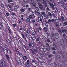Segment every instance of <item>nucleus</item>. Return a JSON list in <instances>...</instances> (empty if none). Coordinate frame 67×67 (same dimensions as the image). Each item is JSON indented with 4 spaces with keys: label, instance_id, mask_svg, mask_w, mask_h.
<instances>
[{
    "label": "nucleus",
    "instance_id": "1",
    "mask_svg": "<svg viewBox=\"0 0 67 67\" xmlns=\"http://www.w3.org/2000/svg\"><path fill=\"white\" fill-rule=\"evenodd\" d=\"M36 16L34 15V13H32L31 14V15H29V18L31 20H35L36 19Z\"/></svg>",
    "mask_w": 67,
    "mask_h": 67
},
{
    "label": "nucleus",
    "instance_id": "2",
    "mask_svg": "<svg viewBox=\"0 0 67 67\" xmlns=\"http://www.w3.org/2000/svg\"><path fill=\"white\" fill-rule=\"evenodd\" d=\"M38 4L39 5V8L42 10H45V8L44 5L41 4L40 3H38Z\"/></svg>",
    "mask_w": 67,
    "mask_h": 67
},
{
    "label": "nucleus",
    "instance_id": "3",
    "mask_svg": "<svg viewBox=\"0 0 67 67\" xmlns=\"http://www.w3.org/2000/svg\"><path fill=\"white\" fill-rule=\"evenodd\" d=\"M23 30H24V32L25 33L26 35H28L29 34V31H25V29H26V27H25V25H24L23 26V27L22 28Z\"/></svg>",
    "mask_w": 67,
    "mask_h": 67
},
{
    "label": "nucleus",
    "instance_id": "4",
    "mask_svg": "<svg viewBox=\"0 0 67 67\" xmlns=\"http://www.w3.org/2000/svg\"><path fill=\"white\" fill-rule=\"evenodd\" d=\"M1 62L2 63L0 64V66L1 67H3V64H5V61H4V60L2 59L1 60Z\"/></svg>",
    "mask_w": 67,
    "mask_h": 67
},
{
    "label": "nucleus",
    "instance_id": "5",
    "mask_svg": "<svg viewBox=\"0 0 67 67\" xmlns=\"http://www.w3.org/2000/svg\"><path fill=\"white\" fill-rule=\"evenodd\" d=\"M49 5L51 6V7L52 8V10H55V9L54 7V4H51L50 3V2H49Z\"/></svg>",
    "mask_w": 67,
    "mask_h": 67
},
{
    "label": "nucleus",
    "instance_id": "6",
    "mask_svg": "<svg viewBox=\"0 0 67 67\" xmlns=\"http://www.w3.org/2000/svg\"><path fill=\"white\" fill-rule=\"evenodd\" d=\"M41 16L42 18L44 17L46 15V14L45 13V12H41Z\"/></svg>",
    "mask_w": 67,
    "mask_h": 67
},
{
    "label": "nucleus",
    "instance_id": "7",
    "mask_svg": "<svg viewBox=\"0 0 67 67\" xmlns=\"http://www.w3.org/2000/svg\"><path fill=\"white\" fill-rule=\"evenodd\" d=\"M37 59L40 62H41V63H44V61H43V60L41 58H38Z\"/></svg>",
    "mask_w": 67,
    "mask_h": 67
},
{
    "label": "nucleus",
    "instance_id": "8",
    "mask_svg": "<svg viewBox=\"0 0 67 67\" xmlns=\"http://www.w3.org/2000/svg\"><path fill=\"white\" fill-rule=\"evenodd\" d=\"M55 38L57 39H58L59 38V35L57 33H56L55 34Z\"/></svg>",
    "mask_w": 67,
    "mask_h": 67
},
{
    "label": "nucleus",
    "instance_id": "9",
    "mask_svg": "<svg viewBox=\"0 0 67 67\" xmlns=\"http://www.w3.org/2000/svg\"><path fill=\"white\" fill-rule=\"evenodd\" d=\"M64 44V41L63 39H62L60 41V44L61 45H63Z\"/></svg>",
    "mask_w": 67,
    "mask_h": 67
},
{
    "label": "nucleus",
    "instance_id": "10",
    "mask_svg": "<svg viewBox=\"0 0 67 67\" xmlns=\"http://www.w3.org/2000/svg\"><path fill=\"white\" fill-rule=\"evenodd\" d=\"M52 13L53 17H54V18H55V19H57V17H56V15L53 12H52Z\"/></svg>",
    "mask_w": 67,
    "mask_h": 67
},
{
    "label": "nucleus",
    "instance_id": "11",
    "mask_svg": "<svg viewBox=\"0 0 67 67\" xmlns=\"http://www.w3.org/2000/svg\"><path fill=\"white\" fill-rule=\"evenodd\" d=\"M45 17L44 18V19L45 20H46V19H48V18H49L48 16V15H47L46 14V15Z\"/></svg>",
    "mask_w": 67,
    "mask_h": 67
},
{
    "label": "nucleus",
    "instance_id": "12",
    "mask_svg": "<svg viewBox=\"0 0 67 67\" xmlns=\"http://www.w3.org/2000/svg\"><path fill=\"white\" fill-rule=\"evenodd\" d=\"M62 31L63 33H64V32H65V33L66 34H67V31L66 29H62Z\"/></svg>",
    "mask_w": 67,
    "mask_h": 67
},
{
    "label": "nucleus",
    "instance_id": "13",
    "mask_svg": "<svg viewBox=\"0 0 67 67\" xmlns=\"http://www.w3.org/2000/svg\"><path fill=\"white\" fill-rule=\"evenodd\" d=\"M25 66L26 67H30V64L29 63H26Z\"/></svg>",
    "mask_w": 67,
    "mask_h": 67
},
{
    "label": "nucleus",
    "instance_id": "14",
    "mask_svg": "<svg viewBox=\"0 0 67 67\" xmlns=\"http://www.w3.org/2000/svg\"><path fill=\"white\" fill-rule=\"evenodd\" d=\"M48 14L49 15V17H50V19H52V14L51 13L49 12Z\"/></svg>",
    "mask_w": 67,
    "mask_h": 67
},
{
    "label": "nucleus",
    "instance_id": "15",
    "mask_svg": "<svg viewBox=\"0 0 67 67\" xmlns=\"http://www.w3.org/2000/svg\"><path fill=\"white\" fill-rule=\"evenodd\" d=\"M43 49L44 52H47L48 50V48L47 47H46V48H44Z\"/></svg>",
    "mask_w": 67,
    "mask_h": 67
},
{
    "label": "nucleus",
    "instance_id": "16",
    "mask_svg": "<svg viewBox=\"0 0 67 67\" xmlns=\"http://www.w3.org/2000/svg\"><path fill=\"white\" fill-rule=\"evenodd\" d=\"M23 60H24L25 61H26L27 60V57L26 56H24L23 57Z\"/></svg>",
    "mask_w": 67,
    "mask_h": 67
},
{
    "label": "nucleus",
    "instance_id": "17",
    "mask_svg": "<svg viewBox=\"0 0 67 67\" xmlns=\"http://www.w3.org/2000/svg\"><path fill=\"white\" fill-rule=\"evenodd\" d=\"M8 51V50L7 49H4L3 51V52H4V53H5V54H7Z\"/></svg>",
    "mask_w": 67,
    "mask_h": 67
},
{
    "label": "nucleus",
    "instance_id": "18",
    "mask_svg": "<svg viewBox=\"0 0 67 67\" xmlns=\"http://www.w3.org/2000/svg\"><path fill=\"white\" fill-rule=\"evenodd\" d=\"M41 38H37L36 39V41L37 42H38V41H40L41 40Z\"/></svg>",
    "mask_w": 67,
    "mask_h": 67
},
{
    "label": "nucleus",
    "instance_id": "19",
    "mask_svg": "<svg viewBox=\"0 0 67 67\" xmlns=\"http://www.w3.org/2000/svg\"><path fill=\"white\" fill-rule=\"evenodd\" d=\"M25 9H22L21 8L20 9V12H24V11H25Z\"/></svg>",
    "mask_w": 67,
    "mask_h": 67
},
{
    "label": "nucleus",
    "instance_id": "20",
    "mask_svg": "<svg viewBox=\"0 0 67 67\" xmlns=\"http://www.w3.org/2000/svg\"><path fill=\"white\" fill-rule=\"evenodd\" d=\"M32 5H33V7H34L35 9H37L38 8V7H36V5L35 4H33Z\"/></svg>",
    "mask_w": 67,
    "mask_h": 67
},
{
    "label": "nucleus",
    "instance_id": "21",
    "mask_svg": "<svg viewBox=\"0 0 67 67\" xmlns=\"http://www.w3.org/2000/svg\"><path fill=\"white\" fill-rule=\"evenodd\" d=\"M41 18V16H40V17H38V19L37 20V21L38 22H40V20Z\"/></svg>",
    "mask_w": 67,
    "mask_h": 67
},
{
    "label": "nucleus",
    "instance_id": "22",
    "mask_svg": "<svg viewBox=\"0 0 67 67\" xmlns=\"http://www.w3.org/2000/svg\"><path fill=\"white\" fill-rule=\"evenodd\" d=\"M47 27H45L43 29V30H44L46 32H47Z\"/></svg>",
    "mask_w": 67,
    "mask_h": 67
},
{
    "label": "nucleus",
    "instance_id": "23",
    "mask_svg": "<svg viewBox=\"0 0 67 67\" xmlns=\"http://www.w3.org/2000/svg\"><path fill=\"white\" fill-rule=\"evenodd\" d=\"M61 19L63 21H65V18L64 17V16H61Z\"/></svg>",
    "mask_w": 67,
    "mask_h": 67
},
{
    "label": "nucleus",
    "instance_id": "24",
    "mask_svg": "<svg viewBox=\"0 0 67 67\" xmlns=\"http://www.w3.org/2000/svg\"><path fill=\"white\" fill-rule=\"evenodd\" d=\"M17 63H18V64L19 65L22 64V63H21V61H20V60L18 61Z\"/></svg>",
    "mask_w": 67,
    "mask_h": 67
},
{
    "label": "nucleus",
    "instance_id": "25",
    "mask_svg": "<svg viewBox=\"0 0 67 67\" xmlns=\"http://www.w3.org/2000/svg\"><path fill=\"white\" fill-rule=\"evenodd\" d=\"M47 1V0H43V4H46V1Z\"/></svg>",
    "mask_w": 67,
    "mask_h": 67
},
{
    "label": "nucleus",
    "instance_id": "26",
    "mask_svg": "<svg viewBox=\"0 0 67 67\" xmlns=\"http://www.w3.org/2000/svg\"><path fill=\"white\" fill-rule=\"evenodd\" d=\"M52 22H55L56 23H57V22H56V20H55L54 19H52Z\"/></svg>",
    "mask_w": 67,
    "mask_h": 67
},
{
    "label": "nucleus",
    "instance_id": "27",
    "mask_svg": "<svg viewBox=\"0 0 67 67\" xmlns=\"http://www.w3.org/2000/svg\"><path fill=\"white\" fill-rule=\"evenodd\" d=\"M56 58L57 59H59V58H60V55H58L56 57Z\"/></svg>",
    "mask_w": 67,
    "mask_h": 67
},
{
    "label": "nucleus",
    "instance_id": "28",
    "mask_svg": "<svg viewBox=\"0 0 67 67\" xmlns=\"http://www.w3.org/2000/svg\"><path fill=\"white\" fill-rule=\"evenodd\" d=\"M19 42L21 44V45L22 46H23V42H22V41L21 40H19Z\"/></svg>",
    "mask_w": 67,
    "mask_h": 67
},
{
    "label": "nucleus",
    "instance_id": "29",
    "mask_svg": "<svg viewBox=\"0 0 67 67\" xmlns=\"http://www.w3.org/2000/svg\"><path fill=\"white\" fill-rule=\"evenodd\" d=\"M26 21L28 22H29L30 21V18H27L26 19Z\"/></svg>",
    "mask_w": 67,
    "mask_h": 67
},
{
    "label": "nucleus",
    "instance_id": "30",
    "mask_svg": "<svg viewBox=\"0 0 67 67\" xmlns=\"http://www.w3.org/2000/svg\"><path fill=\"white\" fill-rule=\"evenodd\" d=\"M58 31L59 32V33H60V34H62V32L60 30L58 29Z\"/></svg>",
    "mask_w": 67,
    "mask_h": 67
},
{
    "label": "nucleus",
    "instance_id": "31",
    "mask_svg": "<svg viewBox=\"0 0 67 67\" xmlns=\"http://www.w3.org/2000/svg\"><path fill=\"white\" fill-rule=\"evenodd\" d=\"M19 8V6H18V7H17L16 8H14V11H16L17 9H18V8Z\"/></svg>",
    "mask_w": 67,
    "mask_h": 67
},
{
    "label": "nucleus",
    "instance_id": "32",
    "mask_svg": "<svg viewBox=\"0 0 67 67\" xmlns=\"http://www.w3.org/2000/svg\"><path fill=\"white\" fill-rule=\"evenodd\" d=\"M63 25L64 26H66L67 25V23L66 22H64L63 23Z\"/></svg>",
    "mask_w": 67,
    "mask_h": 67
},
{
    "label": "nucleus",
    "instance_id": "33",
    "mask_svg": "<svg viewBox=\"0 0 67 67\" xmlns=\"http://www.w3.org/2000/svg\"><path fill=\"white\" fill-rule=\"evenodd\" d=\"M53 46H54V47H55V48H57V46L56 44H55L54 43L53 44Z\"/></svg>",
    "mask_w": 67,
    "mask_h": 67
},
{
    "label": "nucleus",
    "instance_id": "34",
    "mask_svg": "<svg viewBox=\"0 0 67 67\" xmlns=\"http://www.w3.org/2000/svg\"><path fill=\"white\" fill-rule=\"evenodd\" d=\"M7 54H11V51H8Z\"/></svg>",
    "mask_w": 67,
    "mask_h": 67
},
{
    "label": "nucleus",
    "instance_id": "35",
    "mask_svg": "<svg viewBox=\"0 0 67 67\" xmlns=\"http://www.w3.org/2000/svg\"><path fill=\"white\" fill-rule=\"evenodd\" d=\"M31 53L32 54H33V55H34L35 54V52H34V51L33 50H32L31 51Z\"/></svg>",
    "mask_w": 67,
    "mask_h": 67
},
{
    "label": "nucleus",
    "instance_id": "36",
    "mask_svg": "<svg viewBox=\"0 0 67 67\" xmlns=\"http://www.w3.org/2000/svg\"><path fill=\"white\" fill-rule=\"evenodd\" d=\"M5 56L7 58V59H9V56L8 55H5Z\"/></svg>",
    "mask_w": 67,
    "mask_h": 67
},
{
    "label": "nucleus",
    "instance_id": "37",
    "mask_svg": "<svg viewBox=\"0 0 67 67\" xmlns=\"http://www.w3.org/2000/svg\"><path fill=\"white\" fill-rule=\"evenodd\" d=\"M8 2L10 3V2H12V0H8Z\"/></svg>",
    "mask_w": 67,
    "mask_h": 67
},
{
    "label": "nucleus",
    "instance_id": "38",
    "mask_svg": "<svg viewBox=\"0 0 67 67\" xmlns=\"http://www.w3.org/2000/svg\"><path fill=\"white\" fill-rule=\"evenodd\" d=\"M52 49L53 51H56V48L54 47H52Z\"/></svg>",
    "mask_w": 67,
    "mask_h": 67
},
{
    "label": "nucleus",
    "instance_id": "39",
    "mask_svg": "<svg viewBox=\"0 0 67 67\" xmlns=\"http://www.w3.org/2000/svg\"><path fill=\"white\" fill-rule=\"evenodd\" d=\"M31 46H32V47H33L34 48L35 47V45L34 43H32Z\"/></svg>",
    "mask_w": 67,
    "mask_h": 67
},
{
    "label": "nucleus",
    "instance_id": "40",
    "mask_svg": "<svg viewBox=\"0 0 67 67\" xmlns=\"http://www.w3.org/2000/svg\"><path fill=\"white\" fill-rule=\"evenodd\" d=\"M53 55L52 54H50L48 56V57H49V58H50V57H53Z\"/></svg>",
    "mask_w": 67,
    "mask_h": 67
},
{
    "label": "nucleus",
    "instance_id": "41",
    "mask_svg": "<svg viewBox=\"0 0 67 67\" xmlns=\"http://www.w3.org/2000/svg\"><path fill=\"white\" fill-rule=\"evenodd\" d=\"M62 7L64 9H65V10H66V7H65V6L64 5H63Z\"/></svg>",
    "mask_w": 67,
    "mask_h": 67
},
{
    "label": "nucleus",
    "instance_id": "42",
    "mask_svg": "<svg viewBox=\"0 0 67 67\" xmlns=\"http://www.w3.org/2000/svg\"><path fill=\"white\" fill-rule=\"evenodd\" d=\"M6 43L8 45H10V42L9 41L8 42V41H7Z\"/></svg>",
    "mask_w": 67,
    "mask_h": 67
},
{
    "label": "nucleus",
    "instance_id": "43",
    "mask_svg": "<svg viewBox=\"0 0 67 67\" xmlns=\"http://www.w3.org/2000/svg\"><path fill=\"white\" fill-rule=\"evenodd\" d=\"M37 44H38V45H40L41 44V42L39 41V42H37Z\"/></svg>",
    "mask_w": 67,
    "mask_h": 67
},
{
    "label": "nucleus",
    "instance_id": "44",
    "mask_svg": "<svg viewBox=\"0 0 67 67\" xmlns=\"http://www.w3.org/2000/svg\"><path fill=\"white\" fill-rule=\"evenodd\" d=\"M19 55L20 57H23V55H22V54L21 53H19Z\"/></svg>",
    "mask_w": 67,
    "mask_h": 67
},
{
    "label": "nucleus",
    "instance_id": "45",
    "mask_svg": "<svg viewBox=\"0 0 67 67\" xmlns=\"http://www.w3.org/2000/svg\"><path fill=\"white\" fill-rule=\"evenodd\" d=\"M45 22L46 23V24H50V23H49V22H48H48H47V21H46V20H45Z\"/></svg>",
    "mask_w": 67,
    "mask_h": 67
},
{
    "label": "nucleus",
    "instance_id": "46",
    "mask_svg": "<svg viewBox=\"0 0 67 67\" xmlns=\"http://www.w3.org/2000/svg\"><path fill=\"white\" fill-rule=\"evenodd\" d=\"M45 22L46 23V24H50V23H49V22H48H48H47V21H46V20H45Z\"/></svg>",
    "mask_w": 67,
    "mask_h": 67
},
{
    "label": "nucleus",
    "instance_id": "47",
    "mask_svg": "<svg viewBox=\"0 0 67 67\" xmlns=\"http://www.w3.org/2000/svg\"><path fill=\"white\" fill-rule=\"evenodd\" d=\"M48 22H52V20H51L50 19H48Z\"/></svg>",
    "mask_w": 67,
    "mask_h": 67
},
{
    "label": "nucleus",
    "instance_id": "48",
    "mask_svg": "<svg viewBox=\"0 0 67 67\" xmlns=\"http://www.w3.org/2000/svg\"><path fill=\"white\" fill-rule=\"evenodd\" d=\"M37 49H36L35 48H34V51L35 52H36V51H37Z\"/></svg>",
    "mask_w": 67,
    "mask_h": 67
},
{
    "label": "nucleus",
    "instance_id": "49",
    "mask_svg": "<svg viewBox=\"0 0 67 67\" xmlns=\"http://www.w3.org/2000/svg\"><path fill=\"white\" fill-rule=\"evenodd\" d=\"M8 7H9V8H10V9H11V8H12V7H11V5L10 4H8Z\"/></svg>",
    "mask_w": 67,
    "mask_h": 67
},
{
    "label": "nucleus",
    "instance_id": "50",
    "mask_svg": "<svg viewBox=\"0 0 67 67\" xmlns=\"http://www.w3.org/2000/svg\"><path fill=\"white\" fill-rule=\"evenodd\" d=\"M56 52L55 51H53V54L54 55H55V54H56Z\"/></svg>",
    "mask_w": 67,
    "mask_h": 67
},
{
    "label": "nucleus",
    "instance_id": "51",
    "mask_svg": "<svg viewBox=\"0 0 67 67\" xmlns=\"http://www.w3.org/2000/svg\"><path fill=\"white\" fill-rule=\"evenodd\" d=\"M41 48H42V49H43L44 48V47L43 46H41Z\"/></svg>",
    "mask_w": 67,
    "mask_h": 67
},
{
    "label": "nucleus",
    "instance_id": "52",
    "mask_svg": "<svg viewBox=\"0 0 67 67\" xmlns=\"http://www.w3.org/2000/svg\"><path fill=\"white\" fill-rule=\"evenodd\" d=\"M13 26L14 27H16V24H13Z\"/></svg>",
    "mask_w": 67,
    "mask_h": 67
},
{
    "label": "nucleus",
    "instance_id": "53",
    "mask_svg": "<svg viewBox=\"0 0 67 67\" xmlns=\"http://www.w3.org/2000/svg\"><path fill=\"white\" fill-rule=\"evenodd\" d=\"M35 12H36V13H37H37L38 14H40V12H38L36 11H35Z\"/></svg>",
    "mask_w": 67,
    "mask_h": 67
},
{
    "label": "nucleus",
    "instance_id": "54",
    "mask_svg": "<svg viewBox=\"0 0 67 67\" xmlns=\"http://www.w3.org/2000/svg\"><path fill=\"white\" fill-rule=\"evenodd\" d=\"M31 22H32V23H34L35 22V20H31Z\"/></svg>",
    "mask_w": 67,
    "mask_h": 67
},
{
    "label": "nucleus",
    "instance_id": "55",
    "mask_svg": "<svg viewBox=\"0 0 67 67\" xmlns=\"http://www.w3.org/2000/svg\"><path fill=\"white\" fill-rule=\"evenodd\" d=\"M28 9L29 11H32V10L31 9V8H29Z\"/></svg>",
    "mask_w": 67,
    "mask_h": 67
},
{
    "label": "nucleus",
    "instance_id": "56",
    "mask_svg": "<svg viewBox=\"0 0 67 67\" xmlns=\"http://www.w3.org/2000/svg\"><path fill=\"white\" fill-rule=\"evenodd\" d=\"M61 56L63 58H65V55H64L63 54L62 55H61Z\"/></svg>",
    "mask_w": 67,
    "mask_h": 67
},
{
    "label": "nucleus",
    "instance_id": "57",
    "mask_svg": "<svg viewBox=\"0 0 67 67\" xmlns=\"http://www.w3.org/2000/svg\"><path fill=\"white\" fill-rule=\"evenodd\" d=\"M1 26V27H3V25H2V24L1 23H0V26Z\"/></svg>",
    "mask_w": 67,
    "mask_h": 67
},
{
    "label": "nucleus",
    "instance_id": "58",
    "mask_svg": "<svg viewBox=\"0 0 67 67\" xmlns=\"http://www.w3.org/2000/svg\"><path fill=\"white\" fill-rule=\"evenodd\" d=\"M19 32L20 34H21V35L23 34L22 33V32H21V31L20 30H19Z\"/></svg>",
    "mask_w": 67,
    "mask_h": 67
},
{
    "label": "nucleus",
    "instance_id": "59",
    "mask_svg": "<svg viewBox=\"0 0 67 67\" xmlns=\"http://www.w3.org/2000/svg\"><path fill=\"white\" fill-rule=\"evenodd\" d=\"M42 19H43L42 18V17H41V18H40V21H41V22H42V21H43V20Z\"/></svg>",
    "mask_w": 67,
    "mask_h": 67
},
{
    "label": "nucleus",
    "instance_id": "60",
    "mask_svg": "<svg viewBox=\"0 0 67 67\" xmlns=\"http://www.w3.org/2000/svg\"><path fill=\"white\" fill-rule=\"evenodd\" d=\"M22 35V37H23V38H24V37H25L24 35V34H23L22 35Z\"/></svg>",
    "mask_w": 67,
    "mask_h": 67
},
{
    "label": "nucleus",
    "instance_id": "61",
    "mask_svg": "<svg viewBox=\"0 0 67 67\" xmlns=\"http://www.w3.org/2000/svg\"><path fill=\"white\" fill-rule=\"evenodd\" d=\"M61 3L62 4H64V2L63 1H61Z\"/></svg>",
    "mask_w": 67,
    "mask_h": 67
},
{
    "label": "nucleus",
    "instance_id": "62",
    "mask_svg": "<svg viewBox=\"0 0 67 67\" xmlns=\"http://www.w3.org/2000/svg\"><path fill=\"white\" fill-rule=\"evenodd\" d=\"M5 48H8V46H7V45H5Z\"/></svg>",
    "mask_w": 67,
    "mask_h": 67
},
{
    "label": "nucleus",
    "instance_id": "63",
    "mask_svg": "<svg viewBox=\"0 0 67 67\" xmlns=\"http://www.w3.org/2000/svg\"><path fill=\"white\" fill-rule=\"evenodd\" d=\"M21 19L23 21H24V18H21Z\"/></svg>",
    "mask_w": 67,
    "mask_h": 67
},
{
    "label": "nucleus",
    "instance_id": "64",
    "mask_svg": "<svg viewBox=\"0 0 67 67\" xmlns=\"http://www.w3.org/2000/svg\"><path fill=\"white\" fill-rule=\"evenodd\" d=\"M37 49H39V50H41V48H40V47H37Z\"/></svg>",
    "mask_w": 67,
    "mask_h": 67
}]
</instances>
